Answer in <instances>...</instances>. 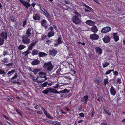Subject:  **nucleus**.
Returning <instances> with one entry per match:
<instances>
[{
	"mask_svg": "<svg viewBox=\"0 0 125 125\" xmlns=\"http://www.w3.org/2000/svg\"><path fill=\"white\" fill-rule=\"evenodd\" d=\"M72 74L70 73H67L66 74L65 78L69 79V80H71V77L72 76Z\"/></svg>",
	"mask_w": 125,
	"mask_h": 125,
	"instance_id": "nucleus-35",
	"label": "nucleus"
},
{
	"mask_svg": "<svg viewBox=\"0 0 125 125\" xmlns=\"http://www.w3.org/2000/svg\"><path fill=\"white\" fill-rule=\"evenodd\" d=\"M40 63V61L38 59H36L31 62V64L32 65H36L39 64Z\"/></svg>",
	"mask_w": 125,
	"mask_h": 125,
	"instance_id": "nucleus-21",
	"label": "nucleus"
},
{
	"mask_svg": "<svg viewBox=\"0 0 125 125\" xmlns=\"http://www.w3.org/2000/svg\"><path fill=\"white\" fill-rule=\"evenodd\" d=\"M27 20H25L23 22L22 25V26L23 27H24L25 25L27 23Z\"/></svg>",
	"mask_w": 125,
	"mask_h": 125,
	"instance_id": "nucleus-58",
	"label": "nucleus"
},
{
	"mask_svg": "<svg viewBox=\"0 0 125 125\" xmlns=\"http://www.w3.org/2000/svg\"><path fill=\"white\" fill-rule=\"evenodd\" d=\"M111 30V27L109 26H106L102 29L101 32L103 33H106L110 31Z\"/></svg>",
	"mask_w": 125,
	"mask_h": 125,
	"instance_id": "nucleus-5",
	"label": "nucleus"
},
{
	"mask_svg": "<svg viewBox=\"0 0 125 125\" xmlns=\"http://www.w3.org/2000/svg\"><path fill=\"white\" fill-rule=\"evenodd\" d=\"M62 39L61 37H59L58 39L56 40L54 42V46L56 47L59 44L62 43Z\"/></svg>",
	"mask_w": 125,
	"mask_h": 125,
	"instance_id": "nucleus-7",
	"label": "nucleus"
},
{
	"mask_svg": "<svg viewBox=\"0 0 125 125\" xmlns=\"http://www.w3.org/2000/svg\"><path fill=\"white\" fill-rule=\"evenodd\" d=\"M38 74L41 75H43L45 74V73L41 72L39 73Z\"/></svg>",
	"mask_w": 125,
	"mask_h": 125,
	"instance_id": "nucleus-62",
	"label": "nucleus"
},
{
	"mask_svg": "<svg viewBox=\"0 0 125 125\" xmlns=\"http://www.w3.org/2000/svg\"><path fill=\"white\" fill-rule=\"evenodd\" d=\"M103 83L105 85H106L108 84L109 83L108 81V78H107L104 79Z\"/></svg>",
	"mask_w": 125,
	"mask_h": 125,
	"instance_id": "nucleus-43",
	"label": "nucleus"
},
{
	"mask_svg": "<svg viewBox=\"0 0 125 125\" xmlns=\"http://www.w3.org/2000/svg\"><path fill=\"white\" fill-rule=\"evenodd\" d=\"M79 115L80 116L83 117H84L85 116L84 114L83 113H80Z\"/></svg>",
	"mask_w": 125,
	"mask_h": 125,
	"instance_id": "nucleus-57",
	"label": "nucleus"
},
{
	"mask_svg": "<svg viewBox=\"0 0 125 125\" xmlns=\"http://www.w3.org/2000/svg\"><path fill=\"white\" fill-rule=\"evenodd\" d=\"M110 94L113 96H115L116 94L117 91L115 89L113 86H111L109 90Z\"/></svg>",
	"mask_w": 125,
	"mask_h": 125,
	"instance_id": "nucleus-14",
	"label": "nucleus"
},
{
	"mask_svg": "<svg viewBox=\"0 0 125 125\" xmlns=\"http://www.w3.org/2000/svg\"><path fill=\"white\" fill-rule=\"evenodd\" d=\"M41 71V69L39 68L34 69L33 70V72L35 75H36L38 73Z\"/></svg>",
	"mask_w": 125,
	"mask_h": 125,
	"instance_id": "nucleus-33",
	"label": "nucleus"
},
{
	"mask_svg": "<svg viewBox=\"0 0 125 125\" xmlns=\"http://www.w3.org/2000/svg\"><path fill=\"white\" fill-rule=\"evenodd\" d=\"M111 73V72L110 70H108L106 71V72L105 73V74L108 75L110 74Z\"/></svg>",
	"mask_w": 125,
	"mask_h": 125,
	"instance_id": "nucleus-60",
	"label": "nucleus"
},
{
	"mask_svg": "<svg viewBox=\"0 0 125 125\" xmlns=\"http://www.w3.org/2000/svg\"><path fill=\"white\" fill-rule=\"evenodd\" d=\"M73 56L71 53L70 52L68 55L67 56V58L68 59L70 57L71 58H73Z\"/></svg>",
	"mask_w": 125,
	"mask_h": 125,
	"instance_id": "nucleus-50",
	"label": "nucleus"
},
{
	"mask_svg": "<svg viewBox=\"0 0 125 125\" xmlns=\"http://www.w3.org/2000/svg\"><path fill=\"white\" fill-rule=\"evenodd\" d=\"M52 41L51 40H47L45 42L46 44L49 45L50 43H52Z\"/></svg>",
	"mask_w": 125,
	"mask_h": 125,
	"instance_id": "nucleus-48",
	"label": "nucleus"
},
{
	"mask_svg": "<svg viewBox=\"0 0 125 125\" xmlns=\"http://www.w3.org/2000/svg\"><path fill=\"white\" fill-rule=\"evenodd\" d=\"M0 38L6 40L8 37L7 33L6 31H3L0 33Z\"/></svg>",
	"mask_w": 125,
	"mask_h": 125,
	"instance_id": "nucleus-10",
	"label": "nucleus"
},
{
	"mask_svg": "<svg viewBox=\"0 0 125 125\" xmlns=\"http://www.w3.org/2000/svg\"><path fill=\"white\" fill-rule=\"evenodd\" d=\"M5 74H6V73L4 71V70H2V69H0V74H3V75L2 76L3 77H5L6 76L5 75Z\"/></svg>",
	"mask_w": 125,
	"mask_h": 125,
	"instance_id": "nucleus-42",
	"label": "nucleus"
},
{
	"mask_svg": "<svg viewBox=\"0 0 125 125\" xmlns=\"http://www.w3.org/2000/svg\"><path fill=\"white\" fill-rule=\"evenodd\" d=\"M20 2L23 4L27 9H28V7H30L31 5L29 2H27V1H25L23 0H20Z\"/></svg>",
	"mask_w": 125,
	"mask_h": 125,
	"instance_id": "nucleus-9",
	"label": "nucleus"
},
{
	"mask_svg": "<svg viewBox=\"0 0 125 125\" xmlns=\"http://www.w3.org/2000/svg\"><path fill=\"white\" fill-rule=\"evenodd\" d=\"M33 30V29L32 27L28 28L26 31V34H27V35H26L30 37L31 35V32Z\"/></svg>",
	"mask_w": 125,
	"mask_h": 125,
	"instance_id": "nucleus-20",
	"label": "nucleus"
},
{
	"mask_svg": "<svg viewBox=\"0 0 125 125\" xmlns=\"http://www.w3.org/2000/svg\"><path fill=\"white\" fill-rule=\"evenodd\" d=\"M37 113L38 114H42L43 113L41 111H38L37 112Z\"/></svg>",
	"mask_w": 125,
	"mask_h": 125,
	"instance_id": "nucleus-64",
	"label": "nucleus"
},
{
	"mask_svg": "<svg viewBox=\"0 0 125 125\" xmlns=\"http://www.w3.org/2000/svg\"><path fill=\"white\" fill-rule=\"evenodd\" d=\"M48 84V82H45L42 84L41 85L42 87H46L47 85Z\"/></svg>",
	"mask_w": 125,
	"mask_h": 125,
	"instance_id": "nucleus-47",
	"label": "nucleus"
},
{
	"mask_svg": "<svg viewBox=\"0 0 125 125\" xmlns=\"http://www.w3.org/2000/svg\"><path fill=\"white\" fill-rule=\"evenodd\" d=\"M2 62L4 63H7L8 62V59L7 58H4Z\"/></svg>",
	"mask_w": 125,
	"mask_h": 125,
	"instance_id": "nucleus-52",
	"label": "nucleus"
},
{
	"mask_svg": "<svg viewBox=\"0 0 125 125\" xmlns=\"http://www.w3.org/2000/svg\"><path fill=\"white\" fill-rule=\"evenodd\" d=\"M33 19L35 21L40 20V16L38 14H35L33 16Z\"/></svg>",
	"mask_w": 125,
	"mask_h": 125,
	"instance_id": "nucleus-22",
	"label": "nucleus"
},
{
	"mask_svg": "<svg viewBox=\"0 0 125 125\" xmlns=\"http://www.w3.org/2000/svg\"><path fill=\"white\" fill-rule=\"evenodd\" d=\"M113 74L114 76L116 77L118 75V73L117 71H115L114 72Z\"/></svg>",
	"mask_w": 125,
	"mask_h": 125,
	"instance_id": "nucleus-49",
	"label": "nucleus"
},
{
	"mask_svg": "<svg viewBox=\"0 0 125 125\" xmlns=\"http://www.w3.org/2000/svg\"><path fill=\"white\" fill-rule=\"evenodd\" d=\"M85 23L86 24L90 26H92L94 24V22L91 20H87Z\"/></svg>",
	"mask_w": 125,
	"mask_h": 125,
	"instance_id": "nucleus-25",
	"label": "nucleus"
},
{
	"mask_svg": "<svg viewBox=\"0 0 125 125\" xmlns=\"http://www.w3.org/2000/svg\"><path fill=\"white\" fill-rule=\"evenodd\" d=\"M25 46L24 45H20L19 46L18 49L19 50H22L25 48Z\"/></svg>",
	"mask_w": 125,
	"mask_h": 125,
	"instance_id": "nucleus-40",
	"label": "nucleus"
},
{
	"mask_svg": "<svg viewBox=\"0 0 125 125\" xmlns=\"http://www.w3.org/2000/svg\"><path fill=\"white\" fill-rule=\"evenodd\" d=\"M43 68L46 69L47 71H51L52 70L53 68V66L52 65L51 61L47 62H45L43 66Z\"/></svg>",
	"mask_w": 125,
	"mask_h": 125,
	"instance_id": "nucleus-1",
	"label": "nucleus"
},
{
	"mask_svg": "<svg viewBox=\"0 0 125 125\" xmlns=\"http://www.w3.org/2000/svg\"><path fill=\"white\" fill-rule=\"evenodd\" d=\"M104 110L105 113L109 115H111V113L109 110H106L105 108H104Z\"/></svg>",
	"mask_w": 125,
	"mask_h": 125,
	"instance_id": "nucleus-46",
	"label": "nucleus"
},
{
	"mask_svg": "<svg viewBox=\"0 0 125 125\" xmlns=\"http://www.w3.org/2000/svg\"><path fill=\"white\" fill-rule=\"evenodd\" d=\"M65 3L66 4H70V2L68 0H65L64 1Z\"/></svg>",
	"mask_w": 125,
	"mask_h": 125,
	"instance_id": "nucleus-59",
	"label": "nucleus"
},
{
	"mask_svg": "<svg viewBox=\"0 0 125 125\" xmlns=\"http://www.w3.org/2000/svg\"><path fill=\"white\" fill-rule=\"evenodd\" d=\"M60 87V85L59 84H56L53 86V87L55 89H56Z\"/></svg>",
	"mask_w": 125,
	"mask_h": 125,
	"instance_id": "nucleus-53",
	"label": "nucleus"
},
{
	"mask_svg": "<svg viewBox=\"0 0 125 125\" xmlns=\"http://www.w3.org/2000/svg\"><path fill=\"white\" fill-rule=\"evenodd\" d=\"M29 50H27L26 51L23 52L22 53V55L25 56L27 55L30 52Z\"/></svg>",
	"mask_w": 125,
	"mask_h": 125,
	"instance_id": "nucleus-36",
	"label": "nucleus"
},
{
	"mask_svg": "<svg viewBox=\"0 0 125 125\" xmlns=\"http://www.w3.org/2000/svg\"><path fill=\"white\" fill-rule=\"evenodd\" d=\"M47 79V78L46 76H44L43 77L41 76L37 78V81L38 83L42 82L45 81Z\"/></svg>",
	"mask_w": 125,
	"mask_h": 125,
	"instance_id": "nucleus-6",
	"label": "nucleus"
},
{
	"mask_svg": "<svg viewBox=\"0 0 125 125\" xmlns=\"http://www.w3.org/2000/svg\"><path fill=\"white\" fill-rule=\"evenodd\" d=\"M88 98L89 96L88 95H86L84 96V97L81 98V101L82 102H84L85 104H86Z\"/></svg>",
	"mask_w": 125,
	"mask_h": 125,
	"instance_id": "nucleus-16",
	"label": "nucleus"
},
{
	"mask_svg": "<svg viewBox=\"0 0 125 125\" xmlns=\"http://www.w3.org/2000/svg\"><path fill=\"white\" fill-rule=\"evenodd\" d=\"M118 33L117 32L114 33L113 36L114 41L115 42H117L119 40V37L117 36Z\"/></svg>",
	"mask_w": 125,
	"mask_h": 125,
	"instance_id": "nucleus-19",
	"label": "nucleus"
},
{
	"mask_svg": "<svg viewBox=\"0 0 125 125\" xmlns=\"http://www.w3.org/2000/svg\"><path fill=\"white\" fill-rule=\"evenodd\" d=\"M82 4L86 8H87L90 11H92L93 10V9L91 8L90 7L87 5H86V4H85L83 2L82 3Z\"/></svg>",
	"mask_w": 125,
	"mask_h": 125,
	"instance_id": "nucleus-37",
	"label": "nucleus"
},
{
	"mask_svg": "<svg viewBox=\"0 0 125 125\" xmlns=\"http://www.w3.org/2000/svg\"><path fill=\"white\" fill-rule=\"evenodd\" d=\"M95 83H96L97 85H100L101 84V81L99 78L95 79L94 80Z\"/></svg>",
	"mask_w": 125,
	"mask_h": 125,
	"instance_id": "nucleus-32",
	"label": "nucleus"
},
{
	"mask_svg": "<svg viewBox=\"0 0 125 125\" xmlns=\"http://www.w3.org/2000/svg\"><path fill=\"white\" fill-rule=\"evenodd\" d=\"M15 72L16 71L15 70L12 69L8 72L7 75L8 76L10 77L11 75H13V73H15Z\"/></svg>",
	"mask_w": 125,
	"mask_h": 125,
	"instance_id": "nucleus-28",
	"label": "nucleus"
},
{
	"mask_svg": "<svg viewBox=\"0 0 125 125\" xmlns=\"http://www.w3.org/2000/svg\"><path fill=\"white\" fill-rule=\"evenodd\" d=\"M50 92H51L55 94H59L60 93V92H58L57 90L55 89H52V90H50Z\"/></svg>",
	"mask_w": 125,
	"mask_h": 125,
	"instance_id": "nucleus-38",
	"label": "nucleus"
},
{
	"mask_svg": "<svg viewBox=\"0 0 125 125\" xmlns=\"http://www.w3.org/2000/svg\"><path fill=\"white\" fill-rule=\"evenodd\" d=\"M94 110L92 111L91 113V116L92 117H94Z\"/></svg>",
	"mask_w": 125,
	"mask_h": 125,
	"instance_id": "nucleus-63",
	"label": "nucleus"
},
{
	"mask_svg": "<svg viewBox=\"0 0 125 125\" xmlns=\"http://www.w3.org/2000/svg\"><path fill=\"white\" fill-rule=\"evenodd\" d=\"M38 51V50L36 49H33L31 52L32 55L34 56L38 54L39 53Z\"/></svg>",
	"mask_w": 125,
	"mask_h": 125,
	"instance_id": "nucleus-26",
	"label": "nucleus"
},
{
	"mask_svg": "<svg viewBox=\"0 0 125 125\" xmlns=\"http://www.w3.org/2000/svg\"><path fill=\"white\" fill-rule=\"evenodd\" d=\"M41 25L44 27L45 29H46L48 27V25L46 20L43 19L42 20L41 22Z\"/></svg>",
	"mask_w": 125,
	"mask_h": 125,
	"instance_id": "nucleus-15",
	"label": "nucleus"
},
{
	"mask_svg": "<svg viewBox=\"0 0 125 125\" xmlns=\"http://www.w3.org/2000/svg\"><path fill=\"white\" fill-rule=\"evenodd\" d=\"M39 57H44L46 56L47 54L44 52H39L38 53Z\"/></svg>",
	"mask_w": 125,
	"mask_h": 125,
	"instance_id": "nucleus-31",
	"label": "nucleus"
},
{
	"mask_svg": "<svg viewBox=\"0 0 125 125\" xmlns=\"http://www.w3.org/2000/svg\"><path fill=\"white\" fill-rule=\"evenodd\" d=\"M111 39V38L110 36L107 35L105 36L102 39L103 42L106 43L109 42Z\"/></svg>",
	"mask_w": 125,
	"mask_h": 125,
	"instance_id": "nucleus-8",
	"label": "nucleus"
},
{
	"mask_svg": "<svg viewBox=\"0 0 125 125\" xmlns=\"http://www.w3.org/2000/svg\"><path fill=\"white\" fill-rule=\"evenodd\" d=\"M10 19L11 21H12L14 22L15 20V18L14 16H11L10 17Z\"/></svg>",
	"mask_w": 125,
	"mask_h": 125,
	"instance_id": "nucleus-54",
	"label": "nucleus"
},
{
	"mask_svg": "<svg viewBox=\"0 0 125 125\" xmlns=\"http://www.w3.org/2000/svg\"><path fill=\"white\" fill-rule=\"evenodd\" d=\"M30 37L26 35H25L22 36V40L23 43L24 44H28L31 41L29 37Z\"/></svg>",
	"mask_w": 125,
	"mask_h": 125,
	"instance_id": "nucleus-3",
	"label": "nucleus"
},
{
	"mask_svg": "<svg viewBox=\"0 0 125 125\" xmlns=\"http://www.w3.org/2000/svg\"><path fill=\"white\" fill-rule=\"evenodd\" d=\"M8 52L7 51L4 50L3 52V54L4 56L8 54Z\"/></svg>",
	"mask_w": 125,
	"mask_h": 125,
	"instance_id": "nucleus-61",
	"label": "nucleus"
},
{
	"mask_svg": "<svg viewBox=\"0 0 125 125\" xmlns=\"http://www.w3.org/2000/svg\"><path fill=\"white\" fill-rule=\"evenodd\" d=\"M43 9L44 10V11L42 9H41V10L44 12L45 16L46 17L49 18H50V17L49 13L46 10H45L43 8Z\"/></svg>",
	"mask_w": 125,
	"mask_h": 125,
	"instance_id": "nucleus-29",
	"label": "nucleus"
},
{
	"mask_svg": "<svg viewBox=\"0 0 125 125\" xmlns=\"http://www.w3.org/2000/svg\"><path fill=\"white\" fill-rule=\"evenodd\" d=\"M72 94L71 93H69L68 94H65V96L66 98H68L70 97L71 95Z\"/></svg>",
	"mask_w": 125,
	"mask_h": 125,
	"instance_id": "nucleus-55",
	"label": "nucleus"
},
{
	"mask_svg": "<svg viewBox=\"0 0 125 125\" xmlns=\"http://www.w3.org/2000/svg\"><path fill=\"white\" fill-rule=\"evenodd\" d=\"M71 80H73V83H77V77L76 75L72 74L71 79Z\"/></svg>",
	"mask_w": 125,
	"mask_h": 125,
	"instance_id": "nucleus-24",
	"label": "nucleus"
},
{
	"mask_svg": "<svg viewBox=\"0 0 125 125\" xmlns=\"http://www.w3.org/2000/svg\"><path fill=\"white\" fill-rule=\"evenodd\" d=\"M47 122L51 124H52L54 125H62L60 122L56 121H50L48 120Z\"/></svg>",
	"mask_w": 125,
	"mask_h": 125,
	"instance_id": "nucleus-18",
	"label": "nucleus"
},
{
	"mask_svg": "<svg viewBox=\"0 0 125 125\" xmlns=\"http://www.w3.org/2000/svg\"><path fill=\"white\" fill-rule=\"evenodd\" d=\"M75 14L76 15L77 17H78L80 18L81 17V15L77 11H75L74 12Z\"/></svg>",
	"mask_w": 125,
	"mask_h": 125,
	"instance_id": "nucleus-45",
	"label": "nucleus"
},
{
	"mask_svg": "<svg viewBox=\"0 0 125 125\" xmlns=\"http://www.w3.org/2000/svg\"><path fill=\"white\" fill-rule=\"evenodd\" d=\"M109 65V63L107 62L106 61H104L102 63V65L104 68L106 67Z\"/></svg>",
	"mask_w": 125,
	"mask_h": 125,
	"instance_id": "nucleus-30",
	"label": "nucleus"
},
{
	"mask_svg": "<svg viewBox=\"0 0 125 125\" xmlns=\"http://www.w3.org/2000/svg\"><path fill=\"white\" fill-rule=\"evenodd\" d=\"M80 18L76 15H73L72 17V21L75 24L79 25L82 22L81 20L80 19Z\"/></svg>",
	"mask_w": 125,
	"mask_h": 125,
	"instance_id": "nucleus-2",
	"label": "nucleus"
},
{
	"mask_svg": "<svg viewBox=\"0 0 125 125\" xmlns=\"http://www.w3.org/2000/svg\"><path fill=\"white\" fill-rule=\"evenodd\" d=\"M49 32L47 33V36L49 38L53 36L55 34V32L53 30V28L52 26H50L48 29Z\"/></svg>",
	"mask_w": 125,
	"mask_h": 125,
	"instance_id": "nucleus-4",
	"label": "nucleus"
},
{
	"mask_svg": "<svg viewBox=\"0 0 125 125\" xmlns=\"http://www.w3.org/2000/svg\"><path fill=\"white\" fill-rule=\"evenodd\" d=\"M18 75L17 73H16L14 74V76L11 78V80L12 83H17V84L19 83H20L19 82V81L18 80H17V81H16L15 80H14V79L17 78L18 77Z\"/></svg>",
	"mask_w": 125,
	"mask_h": 125,
	"instance_id": "nucleus-13",
	"label": "nucleus"
},
{
	"mask_svg": "<svg viewBox=\"0 0 125 125\" xmlns=\"http://www.w3.org/2000/svg\"><path fill=\"white\" fill-rule=\"evenodd\" d=\"M52 90V88H49L47 89H46L45 90H44L43 92L42 93H44L45 94H48L49 91L50 90Z\"/></svg>",
	"mask_w": 125,
	"mask_h": 125,
	"instance_id": "nucleus-34",
	"label": "nucleus"
},
{
	"mask_svg": "<svg viewBox=\"0 0 125 125\" xmlns=\"http://www.w3.org/2000/svg\"><path fill=\"white\" fill-rule=\"evenodd\" d=\"M37 42V41H36L34 42H32L30 44L28 47V50H32L33 47L36 44Z\"/></svg>",
	"mask_w": 125,
	"mask_h": 125,
	"instance_id": "nucleus-17",
	"label": "nucleus"
},
{
	"mask_svg": "<svg viewBox=\"0 0 125 125\" xmlns=\"http://www.w3.org/2000/svg\"><path fill=\"white\" fill-rule=\"evenodd\" d=\"M91 31L94 33H96L98 31V29L97 27L94 25V27L91 28Z\"/></svg>",
	"mask_w": 125,
	"mask_h": 125,
	"instance_id": "nucleus-27",
	"label": "nucleus"
},
{
	"mask_svg": "<svg viewBox=\"0 0 125 125\" xmlns=\"http://www.w3.org/2000/svg\"><path fill=\"white\" fill-rule=\"evenodd\" d=\"M46 37L47 36L46 35H43L41 36V40L42 41L44 40Z\"/></svg>",
	"mask_w": 125,
	"mask_h": 125,
	"instance_id": "nucleus-51",
	"label": "nucleus"
},
{
	"mask_svg": "<svg viewBox=\"0 0 125 125\" xmlns=\"http://www.w3.org/2000/svg\"><path fill=\"white\" fill-rule=\"evenodd\" d=\"M96 52L98 54H101L102 53V50L99 47H97L95 48Z\"/></svg>",
	"mask_w": 125,
	"mask_h": 125,
	"instance_id": "nucleus-23",
	"label": "nucleus"
},
{
	"mask_svg": "<svg viewBox=\"0 0 125 125\" xmlns=\"http://www.w3.org/2000/svg\"><path fill=\"white\" fill-rule=\"evenodd\" d=\"M90 38L92 40H97L98 39L99 36L97 34L94 33L90 35Z\"/></svg>",
	"mask_w": 125,
	"mask_h": 125,
	"instance_id": "nucleus-12",
	"label": "nucleus"
},
{
	"mask_svg": "<svg viewBox=\"0 0 125 125\" xmlns=\"http://www.w3.org/2000/svg\"><path fill=\"white\" fill-rule=\"evenodd\" d=\"M69 92V90H68L67 89H65L63 90H62V91H60V93H68Z\"/></svg>",
	"mask_w": 125,
	"mask_h": 125,
	"instance_id": "nucleus-41",
	"label": "nucleus"
},
{
	"mask_svg": "<svg viewBox=\"0 0 125 125\" xmlns=\"http://www.w3.org/2000/svg\"><path fill=\"white\" fill-rule=\"evenodd\" d=\"M44 114H45L46 117H47L48 118L50 119L53 118V117L52 116H51L50 115H49V113H48L47 112L46 113H45Z\"/></svg>",
	"mask_w": 125,
	"mask_h": 125,
	"instance_id": "nucleus-39",
	"label": "nucleus"
},
{
	"mask_svg": "<svg viewBox=\"0 0 125 125\" xmlns=\"http://www.w3.org/2000/svg\"><path fill=\"white\" fill-rule=\"evenodd\" d=\"M4 39L0 37V45H1L3 44L4 42Z\"/></svg>",
	"mask_w": 125,
	"mask_h": 125,
	"instance_id": "nucleus-44",
	"label": "nucleus"
},
{
	"mask_svg": "<svg viewBox=\"0 0 125 125\" xmlns=\"http://www.w3.org/2000/svg\"><path fill=\"white\" fill-rule=\"evenodd\" d=\"M117 82L119 84L121 83V79L120 78H118L117 79Z\"/></svg>",
	"mask_w": 125,
	"mask_h": 125,
	"instance_id": "nucleus-56",
	"label": "nucleus"
},
{
	"mask_svg": "<svg viewBox=\"0 0 125 125\" xmlns=\"http://www.w3.org/2000/svg\"><path fill=\"white\" fill-rule=\"evenodd\" d=\"M57 53V51L54 49H53L49 51V55L53 57L55 56Z\"/></svg>",
	"mask_w": 125,
	"mask_h": 125,
	"instance_id": "nucleus-11",
	"label": "nucleus"
}]
</instances>
